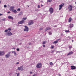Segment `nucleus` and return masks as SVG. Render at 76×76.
Masks as SVG:
<instances>
[{
  "label": "nucleus",
  "mask_w": 76,
  "mask_h": 76,
  "mask_svg": "<svg viewBox=\"0 0 76 76\" xmlns=\"http://www.w3.org/2000/svg\"><path fill=\"white\" fill-rule=\"evenodd\" d=\"M66 32H69V30H66L65 31Z\"/></svg>",
  "instance_id": "nucleus-32"
},
{
  "label": "nucleus",
  "mask_w": 76,
  "mask_h": 76,
  "mask_svg": "<svg viewBox=\"0 0 76 76\" xmlns=\"http://www.w3.org/2000/svg\"><path fill=\"white\" fill-rule=\"evenodd\" d=\"M17 50L18 51H19V48L17 49Z\"/></svg>",
  "instance_id": "nucleus-37"
},
{
  "label": "nucleus",
  "mask_w": 76,
  "mask_h": 76,
  "mask_svg": "<svg viewBox=\"0 0 76 76\" xmlns=\"http://www.w3.org/2000/svg\"><path fill=\"white\" fill-rule=\"evenodd\" d=\"M59 40H60V39H58L57 41H59Z\"/></svg>",
  "instance_id": "nucleus-42"
},
{
  "label": "nucleus",
  "mask_w": 76,
  "mask_h": 76,
  "mask_svg": "<svg viewBox=\"0 0 76 76\" xmlns=\"http://www.w3.org/2000/svg\"><path fill=\"white\" fill-rule=\"evenodd\" d=\"M72 42H73V40H72Z\"/></svg>",
  "instance_id": "nucleus-53"
},
{
  "label": "nucleus",
  "mask_w": 76,
  "mask_h": 76,
  "mask_svg": "<svg viewBox=\"0 0 76 76\" xmlns=\"http://www.w3.org/2000/svg\"><path fill=\"white\" fill-rule=\"evenodd\" d=\"M51 28H50L49 27H48L46 28L45 29V31H48V30H49V29H50Z\"/></svg>",
  "instance_id": "nucleus-18"
},
{
  "label": "nucleus",
  "mask_w": 76,
  "mask_h": 76,
  "mask_svg": "<svg viewBox=\"0 0 76 76\" xmlns=\"http://www.w3.org/2000/svg\"><path fill=\"white\" fill-rule=\"evenodd\" d=\"M42 66V64L41 63H38L36 67L39 68Z\"/></svg>",
  "instance_id": "nucleus-1"
},
{
  "label": "nucleus",
  "mask_w": 76,
  "mask_h": 76,
  "mask_svg": "<svg viewBox=\"0 0 76 76\" xmlns=\"http://www.w3.org/2000/svg\"><path fill=\"white\" fill-rule=\"evenodd\" d=\"M17 11H20V9L18 8L17 10Z\"/></svg>",
  "instance_id": "nucleus-31"
},
{
  "label": "nucleus",
  "mask_w": 76,
  "mask_h": 76,
  "mask_svg": "<svg viewBox=\"0 0 76 76\" xmlns=\"http://www.w3.org/2000/svg\"><path fill=\"white\" fill-rule=\"evenodd\" d=\"M50 65H53V63L52 62H51L49 63Z\"/></svg>",
  "instance_id": "nucleus-26"
},
{
  "label": "nucleus",
  "mask_w": 76,
  "mask_h": 76,
  "mask_svg": "<svg viewBox=\"0 0 76 76\" xmlns=\"http://www.w3.org/2000/svg\"><path fill=\"white\" fill-rule=\"evenodd\" d=\"M14 8H15V7L11 6V7H10V11H12L13 10H14V9H14Z\"/></svg>",
  "instance_id": "nucleus-10"
},
{
  "label": "nucleus",
  "mask_w": 76,
  "mask_h": 76,
  "mask_svg": "<svg viewBox=\"0 0 76 76\" xmlns=\"http://www.w3.org/2000/svg\"><path fill=\"white\" fill-rule=\"evenodd\" d=\"M24 27H25V28L24 29V31H26V32H28L29 31V28L28 27H27L26 26H25Z\"/></svg>",
  "instance_id": "nucleus-3"
},
{
  "label": "nucleus",
  "mask_w": 76,
  "mask_h": 76,
  "mask_svg": "<svg viewBox=\"0 0 76 76\" xmlns=\"http://www.w3.org/2000/svg\"><path fill=\"white\" fill-rule=\"evenodd\" d=\"M16 74H17V76H19L20 75V73H16Z\"/></svg>",
  "instance_id": "nucleus-25"
},
{
  "label": "nucleus",
  "mask_w": 76,
  "mask_h": 76,
  "mask_svg": "<svg viewBox=\"0 0 76 76\" xmlns=\"http://www.w3.org/2000/svg\"><path fill=\"white\" fill-rule=\"evenodd\" d=\"M48 33H49V35H51V34H52V33H51V32H49Z\"/></svg>",
  "instance_id": "nucleus-28"
},
{
  "label": "nucleus",
  "mask_w": 76,
  "mask_h": 76,
  "mask_svg": "<svg viewBox=\"0 0 76 76\" xmlns=\"http://www.w3.org/2000/svg\"><path fill=\"white\" fill-rule=\"evenodd\" d=\"M64 5V4L62 3L61 4L59 5V10H60L61 9H62V7Z\"/></svg>",
  "instance_id": "nucleus-5"
},
{
  "label": "nucleus",
  "mask_w": 76,
  "mask_h": 76,
  "mask_svg": "<svg viewBox=\"0 0 76 76\" xmlns=\"http://www.w3.org/2000/svg\"><path fill=\"white\" fill-rule=\"evenodd\" d=\"M16 64H19V62H18L16 63Z\"/></svg>",
  "instance_id": "nucleus-38"
},
{
  "label": "nucleus",
  "mask_w": 76,
  "mask_h": 76,
  "mask_svg": "<svg viewBox=\"0 0 76 76\" xmlns=\"http://www.w3.org/2000/svg\"><path fill=\"white\" fill-rule=\"evenodd\" d=\"M51 0H48V2H51Z\"/></svg>",
  "instance_id": "nucleus-34"
},
{
  "label": "nucleus",
  "mask_w": 76,
  "mask_h": 76,
  "mask_svg": "<svg viewBox=\"0 0 76 76\" xmlns=\"http://www.w3.org/2000/svg\"><path fill=\"white\" fill-rule=\"evenodd\" d=\"M14 13H17V11L16 10H13L12 11Z\"/></svg>",
  "instance_id": "nucleus-19"
},
{
  "label": "nucleus",
  "mask_w": 76,
  "mask_h": 76,
  "mask_svg": "<svg viewBox=\"0 0 76 76\" xmlns=\"http://www.w3.org/2000/svg\"><path fill=\"white\" fill-rule=\"evenodd\" d=\"M68 26H69V27L70 28H72V27L73 26V24H70Z\"/></svg>",
  "instance_id": "nucleus-14"
},
{
  "label": "nucleus",
  "mask_w": 76,
  "mask_h": 76,
  "mask_svg": "<svg viewBox=\"0 0 76 76\" xmlns=\"http://www.w3.org/2000/svg\"><path fill=\"white\" fill-rule=\"evenodd\" d=\"M72 70H74L76 69V67L74 66H71Z\"/></svg>",
  "instance_id": "nucleus-12"
},
{
  "label": "nucleus",
  "mask_w": 76,
  "mask_h": 76,
  "mask_svg": "<svg viewBox=\"0 0 76 76\" xmlns=\"http://www.w3.org/2000/svg\"><path fill=\"white\" fill-rule=\"evenodd\" d=\"M10 53H11V52H9L7 54H9V55H10Z\"/></svg>",
  "instance_id": "nucleus-33"
},
{
  "label": "nucleus",
  "mask_w": 76,
  "mask_h": 76,
  "mask_svg": "<svg viewBox=\"0 0 76 76\" xmlns=\"http://www.w3.org/2000/svg\"><path fill=\"white\" fill-rule=\"evenodd\" d=\"M5 35H8V36H11V35H12V34L10 31H9L6 33Z\"/></svg>",
  "instance_id": "nucleus-2"
},
{
  "label": "nucleus",
  "mask_w": 76,
  "mask_h": 76,
  "mask_svg": "<svg viewBox=\"0 0 76 76\" xmlns=\"http://www.w3.org/2000/svg\"><path fill=\"white\" fill-rule=\"evenodd\" d=\"M30 73V74H32V72H31Z\"/></svg>",
  "instance_id": "nucleus-44"
},
{
  "label": "nucleus",
  "mask_w": 76,
  "mask_h": 76,
  "mask_svg": "<svg viewBox=\"0 0 76 76\" xmlns=\"http://www.w3.org/2000/svg\"><path fill=\"white\" fill-rule=\"evenodd\" d=\"M34 23V22L32 20H30L28 23V25H32Z\"/></svg>",
  "instance_id": "nucleus-9"
},
{
  "label": "nucleus",
  "mask_w": 76,
  "mask_h": 76,
  "mask_svg": "<svg viewBox=\"0 0 76 76\" xmlns=\"http://www.w3.org/2000/svg\"><path fill=\"white\" fill-rule=\"evenodd\" d=\"M22 45V43H20L19 44V45Z\"/></svg>",
  "instance_id": "nucleus-46"
},
{
  "label": "nucleus",
  "mask_w": 76,
  "mask_h": 76,
  "mask_svg": "<svg viewBox=\"0 0 76 76\" xmlns=\"http://www.w3.org/2000/svg\"><path fill=\"white\" fill-rule=\"evenodd\" d=\"M27 19V18H23L22 19V20H25L26 19Z\"/></svg>",
  "instance_id": "nucleus-23"
},
{
  "label": "nucleus",
  "mask_w": 76,
  "mask_h": 76,
  "mask_svg": "<svg viewBox=\"0 0 76 76\" xmlns=\"http://www.w3.org/2000/svg\"><path fill=\"white\" fill-rule=\"evenodd\" d=\"M49 12H50L51 14L53 13V8H50L49 9Z\"/></svg>",
  "instance_id": "nucleus-8"
},
{
  "label": "nucleus",
  "mask_w": 76,
  "mask_h": 76,
  "mask_svg": "<svg viewBox=\"0 0 76 76\" xmlns=\"http://www.w3.org/2000/svg\"><path fill=\"white\" fill-rule=\"evenodd\" d=\"M18 70H21V71H23V66H21L20 67H18Z\"/></svg>",
  "instance_id": "nucleus-6"
},
{
  "label": "nucleus",
  "mask_w": 76,
  "mask_h": 76,
  "mask_svg": "<svg viewBox=\"0 0 76 76\" xmlns=\"http://www.w3.org/2000/svg\"><path fill=\"white\" fill-rule=\"evenodd\" d=\"M53 52H54V51H52L51 53H53Z\"/></svg>",
  "instance_id": "nucleus-48"
},
{
  "label": "nucleus",
  "mask_w": 76,
  "mask_h": 76,
  "mask_svg": "<svg viewBox=\"0 0 76 76\" xmlns=\"http://www.w3.org/2000/svg\"><path fill=\"white\" fill-rule=\"evenodd\" d=\"M25 22V21L24 20H22L19 22H18V24H22V23H23Z\"/></svg>",
  "instance_id": "nucleus-11"
},
{
  "label": "nucleus",
  "mask_w": 76,
  "mask_h": 76,
  "mask_svg": "<svg viewBox=\"0 0 76 76\" xmlns=\"http://www.w3.org/2000/svg\"><path fill=\"white\" fill-rule=\"evenodd\" d=\"M41 6L42 7L43 5H42H42H41Z\"/></svg>",
  "instance_id": "nucleus-52"
},
{
  "label": "nucleus",
  "mask_w": 76,
  "mask_h": 76,
  "mask_svg": "<svg viewBox=\"0 0 76 76\" xmlns=\"http://www.w3.org/2000/svg\"><path fill=\"white\" fill-rule=\"evenodd\" d=\"M28 7H29V6H28Z\"/></svg>",
  "instance_id": "nucleus-55"
},
{
  "label": "nucleus",
  "mask_w": 76,
  "mask_h": 76,
  "mask_svg": "<svg viewBox=\"0 0 76 76\" xmlns=\"http://www.w3.org/2000/svg\"><path fill=\"white\" fill-rule=\"evenodd\" d=\"M19 15H23V12L22 11H21L20 12L19 14Z\"/></svg>",
  "instance_id": "nucleus-20"
},
{
  "label": "nucleus",
  "mask_w": 76,
  "mask_h": 76,
  "mask_svg": "<svg viewBox=\"0 0 76 76\" xmlns=\"http://www.w3.org/2000/svg\"><path fill=\"white\" fill-rule=\"evenodd\" d=\"M8 18L9 19H12V20H13V18L12 16H8Z\"/></svg>",
  "instance_id": "nucleus-13"
},
{
  "label": "nucleus",
  "mask_w": 76,
  "mask_h": 76,
  "mask_svg": "<svg viewBox=\"0 0 76 76\" xmlns=\"http://www.w3.org/2000/svg\"><path fill=\"white\" fill-rule=\"evenodd\" d=\"M8 31V30H7V29L4 31L5 32H7Z\"/></svg>",
  "instance_id": "nucleus-30"
},
{
  "label": "nucleus",
  "mask_w": 76,
  "mask_h": 76,
  "mask_svg": "<svg viewBox=\"0 0 76 76\" xmlns=\"http://www.w3.org/2000/svg\"><path fill=\"white\" fill-rule=\"evenodd\" d=\"M4 7L5 8L7 7V6L6 5H4Z\"/></svg>",
  "instance_id": "nucleus-35"
},
{
  "label": "nucleus",
  "mask_w": 76,
  "mask_h": 76,
  "mask_svg": "<svg viewBox=\"0 0 76 76\" xmlns=\"http://www.w3.org/2000/svg\"><path fill=\"white\" fill-rule=\"evenodd\" d=\"M1 3V1H0V3Z\"/></svg>",
  "instance_id": "nucleus-51"
},
{
  "label": "nucleus",
  "mask_w": 76,
  "mask_h": 76,
  "mask_svg": "<svg viewBox=\"0 0 76 76\" xmlns=\"http://www.w3.org/2000/svg\"><path fill=\"white\" fill-rule=\"evenodd\" d=\"M51 48L52 49L53 48H54V46H51Z\"/></svg>",
  "instance_id": "nucleus-43"
},
{
  "label": "nucleus",
  "mask_w": 76,
  "mask_h": 76,
  "mask_svg": "<svg viewBox=\"0 0 76 76\" xmlns=\"http://www.w3.org/2000/svg\"><path fill=\"white\" fill-rule=\"evenodd\" d=\"M43 47H45V45H43Z\"/></svg>",
  "instance_id": "nucleus-47"
},
{
  "label": "nucleus",
  "mask_w": 76,
  "mask_h": 76,
  "mask_svg": "<svg viewBox=\"0 0 76 76\" xmlns=\"http://www.w3.org/2000/svg\"><path fill=\"white\" fill-rule=\"evenodd\" d=\"M1 20L3 21H5V20H6V18H4V19H2Z\"/></svg>",
  "instance_id": "nucleus-27"
},
{
  "label": "nucleus",
  "mask_w": 76,
  "mask_h": 76,
  "mask_svg": "<svg viewBox=\"0 0 76 76\" xmlns=\"http://www.w3.org/2000/svg\"><path fill=\"white\" fill-rule=\"evenodd\" d=\"M73 8V7L71 5H70L68 7V9L70 11H72V8Z\"/></svg>",
  "instance_id": "nucleus-7"
},
{
  "label": "nucleus",
  "mask_w": 76,
  "mask_h": 76,
  "mask_svg": "<svg viewBox=\"0 0 76 76\" xmlns=\"http://www.w3.org/2000/svg\"><path fill=\"white\" fill-rule=\"evenodd\" d=\"M12 53H14V54L15 56H16L17 55V54L16 53V52L15 51H12Z\"/></svg>",
  "instance_id": "nucleus-16"
},
{
  "label": "nucleus",
  "mask_w": 76,
  "mask_h": 76,
  "mask_svg": "<svg viewBox=\"0 0 76 76\" xmlns=\"http://www.w3.org/2000/svg\"><path fill=\"white\" fill-rule=\"evenodd\" d=\"M5 54V53L4 51H0V56H4Z\"/></svg>",
  "instance_id": "nucleus-4"
},
{
  "label": "nucleus",
  "mask_w": 76,
  "mask_h": 76,
  "mask_svg": "<svg viewBox=\"0 0 76 76\" xmlns=\"http://www.w3.org/2000/svg\"><path fill=\"white\" fill-rule=\"evenodd\" d=\"M69 47V48H72V46H71V47Z\"/></svg>",
  "instance_id": "nucleus-50"
},
{
  "label": "nucleus",
  "mask_w": 76,
  "mask_h": 76,
  "mask_svg": "<svg viewBox=\"0 0 76 76\" xmlns=\"http://www.w3.org/2000/svg\"><path fill=\"white\" fill-rule=\"evenodd\" d=\"M58 75L59 76H61V75L59 74H58Z\"/></svg>",
  "instance_id": "nucleus-49"
},
{
  "label": "nucleus",
  "mask_w": 76,
  "mask_h": 76,
  "mask_svg": "<svg viewBox=\"0 0 76 76\" xmlns=\"http://www.w3.org/2000/svg\"><path fill=\"white\" fill-rule=\"evenodd\" d=\"M0 16H3V14L0 13Z\"/></svg>",
  "instance_id": "nucleus-40"
},
{
  "label": "nucleus",
  "mask_w": 76,
  "mask_h": 76,
  "mask_svg": "<svg viewBox=\"0 0 76 76\" xmlns=\"http://www.w3.org/2000/svg\"><path fill=\"white\" fill-rule=\"evenodd\" d=\"M10 55L9 54H7L5 55V57L6 58H9V57H10Z\"/></svg>",
  "instance_id": "nucleus-15"
},
{
  "label": "nucleus",
  "mask_w": 76,
  "mask_h": 76,
  "mask_svg": "<svg viewBox=\"0 0 76 76\" xmlns=\"http://www.w3.org/2000/svg\"><path fill=\"white\" fill-rule=\"evenodd\" d=\"M72 19L71 18H70L69 19L68 22H70L72 21Z\"/></svg>",
  "instance_id": "nucleus-22"
},
{
  "label": "nucleus",
  "mask_w": 76,
  "mask_h": 76,
  "mask_svg": "<svg viewBox=\"0 0 76 76\" xmlns=\"http://www.w3.org/2000/svg\"><path fill=\"white\" fill-rule=\"evenodd\" d=\"M75 4H76V2H75Z\"/></svg>",
  "instance_id": "nucleus-54"
},
{
  "label": "nucleus",
  "mask_w": 76,
  "mask_h": 76,
  "mask_svg": "<svg viewBox=\"0 0 76 76\" xmlns=\"http://www.w3.org/2000/svg\"><path fill=\"white\" fill-rule=\"evenodd\" d=\"M58 43V41H55L53 42V44H57Z\"/></svg>",
  "instance_id": "nucleus-24"
},
{
  "label": "nucleus",
  "mask_w": 76,
  "mask_h": 76,
  "mask_svg": "<svg viewBox=\"0 0 76 76\" xmlns=\"http://www.w3.org/2000/svg\"><path fill=\"white\" fill-rule=\"evenodd\" d=\"M47 43V41H43L42 44H45Z\"/></svg>",
  "instance_id": "nucleus-21"
},
{
  "label": "nucleus",
  "mask_w": 76,
  "mask_h": 76,
  "mask_svg": "<svg viewBox=\"0 0 76 76\" xmlns=\"http://www.w3.org/2000/svg\"><path fill=\"white\" fill-rule=\"evenodd\" d=\"M39 29H40V30L41 31V30H42V29H43V28H40Z\"/></svg>",
  "instance_id": "nucleus-36"
},
{
  "label": "nucleus",
  "mask_w": 76,
  "mask_h": 76,
  "mask_svg": "<svg viewBox=\"0 0 76 76\" xmlns=\"http://www.w3.org/2000/svg\"><path fill=\"white\" fill-rule=\"evenodd\" d=\"M38 8H40V6H39V5H38Z\"/></svg>",
  "instance_id": "nucleus-39"
},
{
  "label": "nucleus",
  "mask_w": 76,
  "mask_h": 76,
  "mask_svg": "<svg viewBox=\"0 0 76 76\" xmlns=\"http://www.w3.org/2000/svg\"><path fill=\"white\" fill-rule=\"evenodd\" d=\"M10 13V11L7 12V13Z\"/></svg>",
  "instance_id": "nucleus-45"
},
{
  "label": "nucleus",
  "mask_w": 76,
  "mask_h": 76,
  "mask_svg": "<svg viewBox=\"0 0 76 76\" xmlns=\"http://www.w3.org/2000/svg\"><path fill=\"white\" fill-rule=\"evenodd\" d=\"M12 49H14V50H15L16 49V48H12Z\"/></svg>",
  "instance_id": "nucleus-41"
},
{
  "label": "nucleus",
  "mask_w": 76,
  "mask_h": 76,
  "mask_svg": "<svg viewBox=\"0 0 76 76\" xmlns=\"http://www.w3.org/2000/svg\"><path fill=\"white\" fill-rule=\"evenodd\" d=\"M7 30L8 31H11V28H9Z\"/></svg>",
  "instance_id": "nucleus-29"
},
{
  "label": "nucleus",
  "mask_w": 76,
  "mask_h": 76,
  "mask_svg": "<svg viewBox=\"0 0 76 76\" xmlns=\"http://www.w3.org/2000/svg\"><path fill=\"white\" fill-rule=\"evenodd\" d=\"M73 53V52L72 51H71L69 52L67 54V56H69V55H70L71 54H72Z\"/></svg>",
  "instance_id": "nucleus-17"
}]
</instances>
